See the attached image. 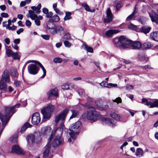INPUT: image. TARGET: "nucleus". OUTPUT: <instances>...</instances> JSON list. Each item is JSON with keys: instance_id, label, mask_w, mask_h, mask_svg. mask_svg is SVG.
I'll return each mask as SVG.
<instances>
[{"instance_id": "55", "label": "nucleus", "mask_w": 158, "mask_h": 158, "mask_svg": "<svg viewBox=\"0 0 158 158\" xmlns=\"http://www.w3.org/2000/svg\"><path fill=\"white\" fill-rule=\"evenodd\" d=\"M11 20L10 19H9L8 20V24H6V25H3V27H6H6H7V26H8V27H10V25L11 23Z\"/></svg>"}, {"instance_id": "62", "label": "nucleus", "mask_w": 158, "mask_h": 158, "mask_svg": "<svg viewBox=\"0 0 158 158\" xmlns=\"http://www.w3.org/2000/svg\"><path fill=\"white\" fill-rule=\"evenodd\" d=\"M4 41L7 45H9L10 43V40L9 38H7L4 40Z\"/></svg>"}, {"instance_id": "21", "label": "nucleus", "mask_w": 158, "mask_h": 158, "mask_svg": "<svg viewBox=\"0 0 158 158\" xmlns=\"http://www.w3.org/2000/svg\"><path fill=\"white\" fill-rule=\"evenodd\" d=\"M70 111L72 113V114L70 117V119L78 117L79 115V113L78 111L74 110H71Z\"/></svg>"}, {"instance_id": "30", "label": "nucleus", "mask_w": 158, "mask_h": 158, "mask_svg": "<svg viewBox=\"0 0 158 158\" xmlns=\"http://www.w3.org/2000/svg\"><path fill=\"white\" fill-rule=\"evenodd\" d=\"M48 29L49 30L50 32L53 35H55L57 33L56 27V26L54 27L50 28L49 27H47Z\"/></svg>"}, {"instance_id": "5", "label": "nucleus", "mask_w": 158, "mask_h": 158, "mask_svg": "<svg viewBox=\"0 0 158 158\" xmlns=\"http://www.w3.org/2000/svg\"><path fill=\"white\" fill-rule=\"evenodd\" d=\"M10 82L9 76V72L7 70H5L2 75V78L0 84V88L2 89H6V83Z\"/></svg>"}, {"instance_id": "54", "label": "nucleus", "mask_w": 158, "mask_h": 158, "mask_svg": "<svg viewBox=\"0 0 158 158\" xmlns=\"http://www.w3.org/2000/svg\"><path fill=\"white\" fill-rule=\"evenodd\" d=\"M123 4L121 3H118L116 6V8L117 10H118L121 7Z\"/></svg>"}, {"instance_id": "12", "label": "nucleus", "mask_w": 158, "mask_h": 158, "mask_svg": "<svg viewBox=\"0 0 158 158\" xmlns=\"http://www.w3.org/2000/svg\"><path fill=\"white\" fill-rule=\"evenodd\" d=\"M106 13V16L104 18V22L105 23H108L112 20L113 15L110 8L107 9Z\"/></svg>"}, {"instance_id": "33", "label": "nucleus", "mask_w": 158, "mask_h": 158, "mask_svg": "<svg viewBox=\"0 0 158 158\" xmlns=\"http://www.w3.org/2000/svg\"><path fill=\"white\" fill-rule=\"evenodd\" d=\"M143 46L145 48H149L153 47V45L149 42L145 43L143 44Z\"/></svg>"}, {"instance_id": "42", "label": "nucleus", "mask_w": 158, "mask_h": 158, "mask_svg": "<svg viewBox=\"0 0 158 158\" xmlns=\"http://www.w3.org/2000/svg\"><path fill=\"white\" fill-rule=\"evenodd\" d=\"M128 28L132 30H135L137 29V27L135 25L132 23H130L128 25Z\"/></svg>"}, {"instance_id": "60", "label": "nucleus", "mask_w": 158, "mask_h": 158, "mask_svg": "<svg viewBox=\"0 0 158 158\" xmlns=\"http://www.w3.org/2000/svg\"><path fill=\"white\" fill-rule=\"evenodd\" d=\"M154 107H158V99H156L154 101Z\"/></svg>"}, {"instance_id": "25", "label": "nucleus", "mask_w": 158, "mask_h": 158, "mask_svg": "<svg viewBox=\"0 0 158 158\" xmlns=\"http://www.w3.org/2000/svg\"><path fill=\"white\" fill-rule=\"evenodd\" d=\"M43 18L42 16L39 15L37 16V17H36L33 20H34L35 23L37 26H39L40 25V20L42 19Z\"/></svg>"}, {"instance_id": "6", "label": "nucleus", "mask_w": 158, "mask_h": 158, "mask_svg": "<svg viewBox=\"0 0 158 158\" xmlns=\"http://www.w3.org/2000/svg\"><path fill=\"white\" fill-rule=\"evenodd\" d=\"M54 109L53 106L49 105L47 107L43 109L41 112L43 115L44 118H48L51 116L52 113Z\"/></svg>"}, {"instance_id": "2", "label": "nucleus", "mask_w": 158, "mask_h": 158, "mask_svg": "<svg viewBox=\"0 0 158 158\" xmlns=\"http://www.w3.org/2000/svg\"><path fill=\"white\" fill-rule=\"evenodd\" d=\"M113 41L115 46L124 49L129 48L131 46L133 49H138L140 48L142 45V44L139 41H135L132 42L131 40L123 36L114 38Z\"/></svg>"}, {"instance_id": "59", "label": "nucleus", "mask_w": 158, "mask_h": 158, "mask_svg": "<svg viewBox=\"0 0 158 158\" xmlns=\"http://www.w3.org/2000/svg\"><path fill=\"white\" fill-rule=\"evenodd\" d=\"M48 12V9L46 8H44L42 9V12L44 14H46Z\"/></svg>"}, {"instance_id": "35", "label": "nucleus", "mask_w": 158, "mask_h": 158, "mask_svg": "<svg viewBox=\"0 0 158 158\" xmlns=\"http://www.w3.org/2000/svg\"><path fill=\"white\" fill-rule=\"evenodd\" d=\"M62 61V59L60 57H56L53 60V61L55 63H60Z\"/></svg>"}, {"instance_id": "47", "label": "nucleus", "mask_w": 158, "mask_h": 158, "mask_svg": "<svg viewBox=\"0 0 158 158\" xmlns=\"http://www.w3.org/2000/svg\"><path fill=\"white\" fill-rule=\"evenodd\" d=\"M113 101L114 102H116L117 103H121L122 102V100L120 98L118 97L116 98L114 100H113Z\"/></svg>"}, {"instance_id": "3", "label": "nucleus", "mask_w": 158, "mask_h": 158, "mask_svg": "<svg viewBox=\"0 0 158 158\" xmlns=\"http://www.w3.org/2000/svg\"><path fill=\"white\" fill-rule=\"evenodd\" d=\"M86 117L88 120L93 122L101 118L103 123L110 127H113L115 126L116 123H114L113 120L109 118H103L102 115L94 110H90L88 111Z\"/></svg>"}, {"instance_id": "51", "label": "nucleus", "mask_w": 158, "mask_h": 158, "mask_svg": "<svg viewBox=\"0 0 158 158\" xmlns=\"http://www.w3.org/2000/svg\"><path fill=\"white\" fill-rule=\"evenodd\" d=\"M78 93L80 95L82 96L84 94L85 91L83 89H80L78 91Z\"/></svg>"}, {"instance_id": "22", "label": "nucleus", "mask_w": 158, "mask_h": 158, "mask_svg": "<svg viewBox=\"0 0 158 158\" xmlns=\"http://www.w3.org/2000/svg\"><path fill=\"white\" fill-rule=\"evenodd\" d=\"M143 152L141 148H138L136 150V155L137 157H140L143 156Z\"/></svg>"}, {"instance_id": "10", "label": "nucleus", "mask_w": 158, "mask_h": 158, "mask_svg": "<svg viewBox=\"0 0 158 158\" xmlns=\"http://www.w3.org/2000/svg\"><path fill=\"white\" fill-rule=\"evenodd\" d=\"M28 73L31 74L35 75L38 72L39 69L35 64H31L28 66Z\"/></svg>"}, {"instance_id": "37", "label": "nucleus", "mask_w": 158, "mask_h": 158, "mask_svg": "<svg viewBox=\"0 0 158 158\" xmlns=\"http://www.w3.org/2000/svg\"><path fill=\"white\" fill-rule=\"evenodd\" d=\"M11 57L13 59H19L20 58V56H19L18 53L17 52H13Z\"/></svg>"}, {"instance_id": "17", "label": "nucleus", "mask_w": 158, "mask_h": 158, "mask_svg": "<svg viewBox=\"0 0 158 158\" xmlns=\"http://www.w3.org/2000/svg\"><path fill=\"white\" fill-rule=\"evenodd\" d=\"M138 58L139 60L143 63H145L148 60V58L143 54L139 55Z\"/></svg>"}, {"instance_id": "7", "label": "nucleus", "mask_w": 158, "mask_h": 158, "mask_svg": "<svg viewBox=\"0 0 158 158\" xmlns=\"http://www.w3.org/2000/svg\"><path fill=\"white\" fill-rule=\"evenodd\" d=\"M51 141V138H49L47 143L45 146L44 147L43 151V156L45 158H51L52 155L50 154L51 151V145L50 143Z\"/></svg>"}, {"instance_id": "4", "label": "nucleus", "mask_w": 158, "mask_h": 158, "mask_svg": "<svg viewBox=\"0 0 158 158\" xmlns=\"http://www.w3.org/2000/svg\"><path fill=\"white\" fill-rule=\"evenodd\" d=\"M41 7V5L40 3L38 4L36 7L35 6H31V8L33 10H29L28 14L27 15V16L30 17L32 20L35 19L38 16L36 14H38L40 13V9Z\"/></svg>"}, {"instance_id": "28", "label": "nucleus", "mask_w": 158, "mask_h": 158, "mask_svg": "<svg viewBox=\"0 0 158 158\" xmlns=\"http://www.w3.org/2000/svg\"><path fill=\"white\" fill-rule=\"evenodd\" d=\"M37 64L40 67V68H41L43 70V75L40 77V78H43L46 75V70L45 69V68L44 67V66H43V65L41 64V63L40 62H38V63Z\"/></svg>"}, {"instance_id": "39", "label": "nucleus", "mask_w": 158, "mask_h": 158, "mask_svg": "<svg viewBox=\"0 0 158 158\" xmlns=\"http://www.w3.org/2000/svg\"><path fill=\"white\" fill-rule=\"evenodd\" d=\"M145 105H146L147 106H150L149 108H153L154 107V101L152 102L151 101H148L147 102Z\"/></svg>"}, {"instance_id": "52", "label": "nucleus", "mask_w": 158, "mask_h": 158, "mask_svg": "<svg viewBox=\"0 0 158 158\" xmlns=\"http://www.w3.org/2000/svg\"><path fill=\"white\" fill-rule=\"evenodd\" d=\"M126 88L127 89L130 90L133 89L134 87L132 85H127L126 86Z\"/></svg>"}, {"instance_id": "34", "label": "nucleus", "mask_w": 158, "mask_h": 158, "mask_svg": "<svg viewBox=\"0 0 158 158\" xmlns=\"http://www.w3.org/2000/svg\"><path fill=\"white\" fill-rule=\"evenodd\" d=\"M110 116L112 118L116 120H118L120 118L118 114L114 113L110 114Z\"/></svg>"}, {"instance_id": "36", "label": "nucleus", "mask_w": 158, "mask_h": 158, "mask_svg": "<svg viewBox=\"0 0 158 158\" xmlns=\"http://www.w3.org/2000/svg\"><path fill=\"white\" fill-rule=\"evenodd\" d=\"M147 21L146 18L143 17H140L138 20V21L142 24H144Z\"/></svg>"}, {"instance_id": "26", "label": "nucleus", "mask_w": 158, "mask_h": 158, "mask_svg": "<svg viewBox=\"0 0 158 158\" xmlns=\"http://www.w3.org/2000/svg\"><path fill=\"white\" fill-rule=\"evenodd\" d=\"M57 33L60 35L63 34L64 33V31L63 28L61 26H58L56 27Z\"/></svg>"}, {"instance_id": "31", "label": "nucleus", "mask_w": 158, "mask_h": 158, "mask_svg": "<svg viewBox=\"0 0 158 158\" xmlns=\"http://www.w3.org/2000/svg\"><path fill=\"white\" fill-rule=\"evenodd\" d=\"M71 13L70 12H66L65 16L64 18V20H69L72 19V17L71 16Z\"/></svg>"}, {"instance_id": "23", "label": "nucleus", "mask_w": 158, "mask_h": 158, "mask_svg": "<svg viewBox=\"0 0 158 158\" xmlns=\"http://www.w3.org/2000/svg\"><path fill=\"white\" fill-rule=\"evenodd\" d=\"M57 3H54L52 5V7L54 10L55 11L56 13L60 15H63V13L60 11L58 8H57Z\"/></svg>"}, {"instance_id": "64", "label": "nucleus", "mask_w": 158, "mask_h": 158, "mask_svg": "<svg viewBox=\"0 0 158 158\" xmlns=\"http://www.w3.org/2000/svg\"><path fill=\"white\" fill-rule=\"evenodd\" d=\"M0 8L2 10L4 11L6 9V7L5 5H2L0 6Z\"/></svg>"}, {"instance_id": "56", "label": "nucleus", "mask_w": 158, "mask_h": 158, "mask_svg": "<svg viewBox=\"0 0 158 158\" xmlns=\"http://www.w3.org/2000/svg\"><path fill=\"white\" fill-rule=\"evenodd\" d=\"M20 82L17 81L16 80H15L14 82V85L15 87H18L19 86V83Z\"/></svg>"}, {"instance_id": "9", "label": "nucleus", "mask_w": 158, "mask_h": 158, "mask_svg": "<svg viewBox=\"0 0 158 158\" xmlns=\"http://www.w3.org/2000/svg\"><path fill=\"white\" fill-rule=\"evenodd\" d=\"M41 118L39 113L36 112L33 114L31 117V123L33 125H37L40 122Z\"/></svg>"}, {"instance_id": "18", "label": "nucleus", "mask_w": 158, "mask_h": 158, "mask_svg": "<svg viewBox=\"0 0 158 158\" xmlns=\"http://www.w3.org/2000/svg\"><path fill=\"white\" fill-rule=\"evenodd\" d=\"M119 31L118 30H110L106 33V35L108 37H111L114 34L118 33Z\"/></svg>"}, {"instance_id": "38", "label": "nucleus", "mask_w": 158, "mask_h": 158, "mask_svg": "<svg viewBox=\"0 0 158 158\" xmlns=\"http://www.w3.org/2000/svg\"><path fill=\"white\" fill-rule=\"evenodd\" d=\"M13 52L10 49H7L6 50V53L8 57H11Z\"/></svg>"}, {"instance_id": "1", "label": "nucleus", "mask_w": 158, "mask_h": 158, "mask_svg": "<svg viewBox=\"0 0 158 158\" xmlns=\"http://www.w3.org/2000/svg\"><path fill=\"white\" fill-rule=\"evenodd\" d=\"M69 111L68 109H66L58 114L55 117V122L57 123L60 121L59 127L57 128L52 134L54 139L52 143L53 147H56L63 143V139L61 137L63 130L64 127V123L66 115Z\"/></svg>"}, {"instance_id": "29", "label": "nucleus", "mask_w": 158, "mask_h": 158, "mask_svg": "<svg viewBox=\"0 0 158 158\" xmlns=\"http://www.w3.org/2000/svg\"><path fill=\"white\" fill-rule=\"evenodd\" d=\"M60 20L59 17L57 15H55L49 19V20H51L53 22H58Z\"/></svg>"}, {"instance_id": "46", "label": "nucleus", "mask_w": 158, "mask_h": 158, "mask_svg": "<svg viewBox=\"0 0 158 158\" xmlns=\"http://www.w3.org/2000/svg\"><path fill=\"white\" fill-rule=\"evenodd\" d=\"M61 88L65 90L69 89V85L67 84H64L61 86Z\"/></svg>"}, {"instance_id": "61", "label": "nucleus", "mask_w": 158, "mask_h": 158, "mask_svg": "<svg viewBox=\"0 0 158 158\" xmlns=\"http://www.w3.org/2000/svg\"><path fill=\"white\" fill-rule=\"evenodd\" d=\"M23 31V28H20L19 30L17 31L16 33L17 34L19 35Z\"/></svg>"}, {"instance_id": "48", "label": "nucleus", "mask_w": 158, "mask_h": 158, "mask_svg": "<svg viewBox=\"0 0 158 158\" xmlns=\"http://www.w3.org/2000/svg\"><path fill=\"white\" fill-rule=\"evenodd\" d=\"M16 28H17L15 26H12V27H10H10H8V26L7 27H7H6L7 29H8L10 30H12V31L15 30L16 29Z\"/></svg>"}, {"instance_id": "27", "label": "nucleus", "mask_w": 158, "mask_h": 158, "mask_svg": "<svg viewBox=\"0 0 158 158\" xmlns=\"http://www.w3.org/2000/svg\"><path fill=\"white\" fill-rule=\"evenodd\" d=\"M31 126H32V125H31L29 123H25L21 128V129L20 130L21 132H22L25 131L27 128L29 127H30Z\"/></svg>"}, {"instance_id": "14", "label": "nucleus", "mask_w": 158, "mask_h": 158, "mask_svg": "<svg viewBox=\"0 0 158 158\" xmlns=\"http://www.w3.org/2000/svg\"><path fill=\"white\" fill-rule=\"evenodd\" d=\"M36 135L38 136V138H37V139H40V134L39 133H36L34 135H30L27 136V139L30 144L31 145L34 142Z\"/></svg>"}, {"instance_id": "11", "label": "nucleus", "mask_w": 158, "mask_h": 158, "mask_svg": "<svg viewBox=\"0 0 158 158\" xmlns=\"http://www.w3.org/2000/svg\"><path fill=\"white\" fill-rule=\"evenodd\" d=\"M52 131L50 127H44L41 128V133L44 136H47L48 135H51L49 137L51 138V139H52V135L51 134Z\"/></svg>"}, {"instance_id": "43", "label": "nucleus", "mask_w": 158, "mask_h": 158, "mask_svg": "<svg viewBox=\"0 0 158 158\" xmlns=\"http://www.w3.org/2000/svg\"><path fill=\"white\" fill-rule=\"evenodd\" d=\"M41 37L44 40H49L50 36L48 35H42Z\"/></svg>"}, {"instance_id": "20", "label": "nucleus", "mask_w": 158, "mask_h": 158, "mask_svg": "<svg viewBox=\"0 0 158 158\" xmlns=\"http://www.w3.org/2000/svg\"><path fill=\"white\" fill-rule=\"evenodd\" d=\"M10 74L11 76L13 77H17L18 75L16 69L11 67L10 69Z\"/></svg>"}, {"instance_id": "32", "label": "nucleus", "mask_w": 158, "mask_h": 158, "mask_svg": "<svg viewBox=\"0 0 158 158\" xmlns=\"http://www.w3.org/2000/svg\"><path fill=\"white\" fill-rule=\"evenodd\" d=\"M82 6L84 7L85 9L87 11L90 12H94V10H91L89 8V6L86 3H83L82 4Z\"/></svg>"}, {"instance_id": "44", "label": "nucleus", "mask_w": 158, "mask_h": 158, "mask_svg": "<svg viewBox=\"0 0 158 158\" xmlns=\"http://www.w3.org/2000/svg\"><path fill=\"white\" fill-rule=\"evenodd\" d=\"M65 46L67 47H70L71 45V43L68 41H65L64 42Z\"/></svg>"}, {"instance_id": "19", "label": "nucleus", "mask_w": 158, "mask_h": 158, "mask_svg": "<svg viewBox=\"0 0 158 158\" xmlns=\"http://www.w3.org/2000/svg\"><path fill=\"white\" fill-rule=\"evenodd\" d=\"M150 37L153 40L158 41V31H155L151 33Z\"/></svg>"}, {"instance_id": "40", "label": "nucleus", "mask_w": 158, "mask_h": 158, "mask_svg": "<svg viewBox=\"0 0 158 158\" xmlns=\"http://www.w3.org/2000/svg\"><path fill=\"white\" fill-rule=\"evenodd\" d=\"M100 85L102 87H108V88H109V87L108 86V84L106 81H103L102 82L100 83Z\"/></svg>"}, {"instance_id": "50", "label": "nucleus", "mask_w": 158, "mask_h": 158, "mask_svg": "<svg viewBox=\"0 0 158 158\" xmlns=\"http://www.w3.org/2000/svg\"><path fill=\"white\" fill-rule=\"evenodd\" d=\"M53 15V14L52 12L51 11H50L49 12H48V13H47L46 14V17L47 18H51L52 17V16Z\"/></svg>"}, {"instance_id": "58", "label": "nucleus", "mask_w": 158, "mask_h": 158, "mask_svg": "<svg viewBox=\"0 0 158 158\" xmlns=\"http://www.w3.org/2000/svg\"><path fill=\"white\" fill-rule=\"evenodd\" d=\"M20 39L19 38L15 39L14 40V43L15 44H19L20 42Z\"/></svg>"}, {"instance_id": "45", "label": "nucleus", "mask_w": 158, "mask_h": 158, "mask_svg": "<svg viewBox=\"0 0 158 158\" xmlns=\"http://www.w3.org/2000/svg\"><path fill=\"white\" fill-rule=\"evenodd\" d=\"M64 38L66 40H69L71 38V36L69 33L66 34L64 36Z\"/></svg>"}, {"instance_id": "8", "label": "nucleus", "mask_w": 158, "mask_h": 158, "mask_svg": "<svg viewBox=\"0 0 158 158\" xmlns=\"http://www.w3.org/2000/svg\"><path fill=\"white\" fill-rule=\"evenodd\" d=\"M81 126V124L80 121H77L76 122L75 124H73V126L70 128V131L72 130L71 132H69V135H70L71 138H72L73 140L75 139L76 138V135L78 134V132H74L73 130V128L74 129H78Z\"/></svg>"}, {"instance_id": "63", "label": "nucleus", "mask_w": 158, "mask_h": 158, "mask_svg": "<svg viewBox=\"0 0 158 158\" xmlns=\"http://www.w3.org/2000/svg\"><path fill=\"white\" fill-rule=\"evenodd\" d=\"M121 61H123V63L126 64H129L130 63V61L126 60L124 59H122Z\"/></svg>"}, {"instance_id": "53", "label": "nucleus", "mask_w": 158, "mask_h": 158, "mask_svg": "<svg viewBox=\"0 0 158 158\" xmlns=\"http://www.w3.org/2000/svg\"><path fill=\"white\" fill-rule=\"evenodd\" d=\"M25 24L27 26L30 27L31 25V23L30 20H27L26 21Z\"/></svg>"}, {"instance_id": "41", "label": "nucleus", "mask_w": 158, "mask_h": 158, "mask_svg": "<svg viewBox=\"0 0 158 158\" xmlns=\"http://www.w3.org/2000/svg\"><path fill=\"white\" fill-rule=\"evenodd\" d=\"M85 48L87 52L92 53L93 52V50L92 48L85 45Z\"/></svg>"}, {"instance_id": "24", "label": "nucleus", "mask_w": 158, "mask_h": 158, "mask_svg": "<svg viewBox=\"0 0 158 158\" xmlns=\"http://www.w3.org/2000/svg\"><path fill=\"white\" fill-rule=\"evenodd\" d=\"M151 27L148 26H143L140 29V31L145 34L148 33L150 31Z\"/></svg>"}, {"instance_id": "16", "label": "nucleus", "mask_w": 158, "mask_h": 158, "mask_svg": "<svg viewBox=\"0 0 158 158\" xmlns=\"http://www.w3.org/2000/svg\"><path fill=\"white\" fill-rule=\"evenodd\" d=\"M47 94L49 98L52 96H58V89L56 88L51 89L47 92Z\"/></svg>"}, {"instance_id": "13", "label": "nucleus", "mask_w": 158, "mask_h": 158, "mask_svg": "<svg viewBox=\"0 0 158 158\" xmlns=\"http://www.w3.org/2000/svg\"><path fill=\"white\" fill-rule=\"evenodd\" d=\"M11 152L18 154H23L24 152L22 149L17 145H15L12 146Z\"/></svg>"}, {"instance_id": "57", "label": "nucleus", "mask_w": 158, "mask_h": 158, "mask_svg": "<svg viewBox=\"0 0 158 158\" xmlns=\"http://www.w3.org/2000/svg\"><path fill=\"white\" fill-rule=\"evenodd\" d=\"M1 16L3 18H7L8 17V14L5 13H2L1 14Z\"/></svg>"}, {"instance_id": "15", "label": "nucleus", "mask_w": 158, "mask_h": 158, "mask_svg": "<svg viewBox=\"0 0 158 158\" xmlns=\"http://www.w3.org/2000/svg\"><path fill=\"white\" fill-rule=\"evenodd\" d=\"M157 5L158 6V4H157ZM157 13L158 14H157L154 11H152V13H149V14L152 21L158 24V9Z\"/></svg>"}, {"instance_id": "49", "label": "nucleus", "mask_w": 158, "mask_h": 158, "mask_svg": "<svg viewBox=\"0 0 158 158\" xmlns=\"http://www.w3.org/2000/svg\"><path fill=\"white\" fill-rule=\"evenodd\" d=\"M134 15L131 14L129 15L126 19V20L127 21H129L132 19L134 17Z\"/></svg>"}]
</instances>
